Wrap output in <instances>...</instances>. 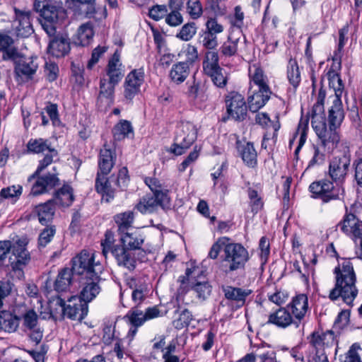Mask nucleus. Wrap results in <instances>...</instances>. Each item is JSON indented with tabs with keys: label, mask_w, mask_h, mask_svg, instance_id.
<instances>
[{
	"label": "nucleus",
	"mask_w": 362,
	"mask_h": 362,
	"mask_svg": "<svg viewBox=\"0 0 362 362\" xmlns=\"http://www.w3.org/2000/svg\"><path fill=\"white\" fill-rule=\"evenodd\" d=\"M341 260L334 269L335 284L329 292V298L335 301L341 297L345 303L351 305L358 295L356 275L351 259L341 258Z\"/></svg>",
	"instance_id": "nucleus-1"
},
{
	"label": "nucleus",
	"mask_w": 362,
	"mask_h": 362,
	"mask_svg": "<svg viewBox=\"0 0 362 362\" xmlns=\"http://www.w3.org/2000/svg\"><path fill=\"white\" fill-rule=\"evenodd\" d=\"M27 244L26 238H21L13 243L0 240V272L10 266L18 279L24 276L23 269L30 260Z\"/></svg>",
	"instance_id": "nucleus-2"
},
{
	"label": "nucleus",
	"mask_w": 362,
	"mask_h": 362,
	"mask_svg": "<svg viewBox=\"0 0 362 362\" xmlns=\"http://www.w3.org/2000/svg\"><path fill=\"white\" fill-rule=\"evenodd\" d=\"M145 240V236L139 230L124 233L121 234L120 241L122 244L113 250V257L117 264L124 267L129 271H134L136 266V259L134 252L139 251V254L145 253L142 245Z\"/></svg>",
	"instance_id": "nucleus-3"
},
{
	"label": "nucleus",
	"mask_w": 362,
	"mask_h": 362,
	"mask_svg": "<svg viewBox=\"0 0 362 362\" xmlns=\"http://www.w3.org/2000/svg\"><path fill=\"white\" fill-rule=\"evenodd\" d=\"M51 164L47 158L44 160H39L36 170L27 180L28 184L30 185L29 196L37 197L53 193L55 189L61 185L59 174L55 167L52 168V172L44 173V170Z\"/></svg>",
	"instance_id": "nucleus-4"
},
{
	"label": "nucleus",
	"mask_w": 362,
	"mask_h": 362,
	"mask_svg": "<svg viewBox=\"0 0 362 362\" xmlns=\"http://www.w3.org/2000/svg\"><path fill=\"white\" fill-rule=\"evenodd\" d=\"M107 175L96 174L95 189L101 195L103 202L110 203L116 195L117 189L115 187L120 191L125 190L129 185L130 176L127 167L121 168L117 175L112 174L109 177Z\"/></svg>",
	"instance_id": "nucleus-5"
},
{
	"label": "nucleus",
	"mask_w": 362,
	"mask_h": 362,
	"mask_svg": "<svg viewBox=\"0 0 362 362\" xmlns=\"http://www.w3.org/2000/svg\"><path fill=\"white\" fill-rule=\"evenodd\" d=\"M178 281L180 283V290L187 292L185 284H187L189 289L194 291L196 297L201 300L207 299L212 292V286L208 281L204 272L199 267L193 266L187 268L185 275L179 277Z\"/></svg>",
	"instance_id": "nucleus-6"
},
{
	"label": "nucleus",
	"mask_w": 362,
	"mask_h": 362,
	"mask_svg": "<svg viewBox=\"0 0 362 362\" xmlns=\"http://www.w3.org/2000/svg\"><path fill=\"white\" fill-rule=\"evenodd\" d=\"M33 8L40 13L42 26L49 36L55 34L56 24L66 17V10L53 0H35Z\"/></svg>",
	"instance_id": "nucleus-7"
},
{
	"label": "nucleus",
	"mask_w": 362,
	"mask_h": 362,
	"mask_svg": "<svg viewBox=\"0 0 362 362\" xmlns=\"http://www.w3.org/2000/svg\"><path fill=\"white\" fill-rule=\"evenodd\" d=\"M308 189L312 198L320 199L324 204L341 201L345 197L344 185L329 177L311 182Z\"/></svg>",
	"instance_id": "nucleus-8"
},
{
	"label": "nucleus",
	"mask_w": 362,
	"mask_h": 362,
	"mask_svg": "<svg viewBox=\"0 0 362 362\" xmlns=\"http://www.w3.org/2000/svg\"><path fill=\"white\" fill-rule=\"evenodd\" d=\"M16 314L19 315L22 331L28 334L30 341L39 344L43 337L44 329L40 325V317L37 312L25 304L20 303Z\"/></svg>",
	"instance_id": "nucleus-9"
},
{
	"label": "nucleus",
	"mask_w": 362,
	"mask_h": 362,
	"mask_svg": "<svg viewBox=\"0 0 362 362\" xmlns=\"http://www.w3.org/2000/svg\"><path fill=\"white\" fill-rule=\"evenodd\" d=\"M158 207L165 213L172 209L169 189H162L151 194H146L135 206V209L142 214H153L157 211Z\"/></svg>",
	"instance_id": "nucleus-10"
},
{
	"label": "nucleus",
	"mask_w": 362,
	"mask_h": 362,
	"mask_svg": "<svg viewBox=\"0 0 362 362\" xmlns=\"http://www.w3.org/2000/svg\"><path fill=\"white\" fill-rule=\"evenodd\" d=\"M222 257L226 273L244 269L250 259L247 250L241 243L229 242H227V245L223 248Z\"/></svg>",
	"instance_id": "nucleus-11"
},
{
	"label": "nucleus",
	"mask_w": 362,
	"mask_h": 362,
	"mask_svg": "<svg viewBox=\"0 0 362 362\" xmlns=\"http://www.w3.org/2000/svg\"><path fill=\"white\" fill-rule=\"evenodd\" d=\"M71 271L78 278L102 274L103 266L95 261V255L87 250H82L71 259Z\"/></svg>",
	"instance_id": "nucleus-12"
},
{
	"label": "nucleus",
	"mask_w": 362,
	"mask_h": 362,
	"mask_svg": "<svg viewBox=\"0 0 362 362\" xmlns=\"http://www.w3.org/2000/svg\"><path fill=\"white\" fill-rule=\"evenodd\" d=\"M226 113L221 120L226 122L229 119L243 122L247 117L248 105L245 98L236 91H230L225 96Z\"/></svg>",
	"instance_id": "nucleus-13"
},
{
	"label": "nucleus",
	"mask_w": 362,
	"mask_h": 362,
	"mask_svg": "<svg viewBox=\"0 0 362 362\" xmlns=\"http://www.w3.org/2000/svg\"><path fill=\"white\" fill-rule=\"evenodd\" d=\"M197 130L189 122H182L177 127L175 141L170 147V152L176 156L182 155L196 141Z\"/></svg>",
	"instance_id": "nucleus-14"
},
{
	"label": "nucleus",
	"mask_w": 362,
	"mask_h": 362,
	"mask_svg": "<svg viewBox=\"0 0 362 362\" xmlns=\"http://www.w3.org/2000/svg\"><path fill=\"white\" fill-rule=\"evenodd\" d=\"M14 64V75L16 81L19 83L32 81L39 69L37 57H25L19 52L18 58L11 61Z\"/></svg>",
	"instance_id": "nucleus-15"
},
{
	"label": "nucleus",
	"mask_w": 362,
	"mask_h": 362,
	"mask_svg": "<svg viewBox=\"0 0 362 362\" xmlns=\"http://www.w3.org/2000/svg\"><path fill=\"white\" fill-rule=\"evenodd\" d=\"M351 163V156L349 151L333 156L329 162L328 177L344 185L349 174Z\"/></svg>",
	"instance_id": "nucleus-16"
},
{
	"label": "nucleus",
	"mask_w": 362,
	"mask_h": 362,
	"mask_svg": "<svg viewBox=\"0 0 362 362\" xmlns=\"http://www.w3.org/2000/svg\"><path fill=\"white\" fill-rule=\"evenodd\" d=\"M57 304L62 307L63 315L72 320L82 321L88 312V303L78 295L71 296L67 302L59 297Z\"/></svg>",
	"instance_id": "nucleus-17"
},
{
	"label": "nucleus",
	"mask_w": 362,
	"mask_h": 362,
	"mask_svg": "<svg viewBox=\"0 0 362 362\" xmlns=\"http://www.w3.org/2000/svg\"><path fill=\"white\" fill-rule=\"evenodd\" d=\"M223 25L216 18H209L204 24V28L198 34V42L206 49H214L218 45V35L223 32Z\"/></svg>",
	"instance_id": "nucleus-18"
},
{
	"label": "nucleus",
	"mask_w": 362,
	"mask_h": 362,
	"mask_svg": "<svg viewBox=\"0 0 362 362\" xmlns=\"http://www.w3.org/2000/svg\"><path fill=\"white\" fill-rule=\"evenodd\" d=\"M144 81L143 68L133 69L127 75L124 83V97L128 103H132L135 96L139 94Z\"/></svg>",
	"instance_id": "nucleus-19"
},
{
	"label": "nucleus",
	"mask_w": 362,
	"mask_h": 362,
	"mask_svg": "<svg viewBox=\"0 0 362 362\" xmlns=\"http://www.w3.org/2000/svg\"><path fill=\"white\" fill-rule=\"evenodd\" d=\"M101 281V274L78 278L80 288L78 296L88 303L91 302L102 290L100 285Z\"/></svg>",
	"instance_id": "nucleus-20"
},
{
	"label": "nucleus",
	"mask_w": 362,
	"mask_h": 362,
	"mask_svg": "<svg viewBox=\"0 0 362 362\" xmlns=\"http://www.w3.org/2000/svg\"><path fill=\"white\" fill-rule=\"evenodd\" d=\"M307 339L310 346L315 351V354L325 352V349L332 347L337 344L332 330L325 332L322 329L315 330L307 337Z\"/></svg>",
	"instance_id": "nucleus-21"
},
{
	"label": "nucleus",
	"mask_w": 362,
	"mask_h": 362,
	"mask_svg": "<svg viewBox=\"0 0 362 362\" xmlns=\"http://www.w3.org/2000/svg\"><path fill=\"white\" fill-rule=\"evenodd\" d=\"M14 23L15 33L17 37H28L34 33V29L31 23L32 12L30 10H21L14 6Z\"/></svg>",
	"instance_id": "nucleus-22"
},
{
	"label": "nucleus",
	"mask_w": 362,
	"mask_h": 362,
	"mask_svg": "<svg viewBox=\"0 0 362 362\" xmlns=\"http://www.w3.org/2000/svg\"><path fill=\"white\" fill-rule=\"evenodd\" d=\"M313 123V128L320 140L322 147L325 148L330 144L334 146H337L340 141L339 128L329 126L327 129L326 122L322 123L314 122Z\"/></svg>",
	"instance_id": "nucleus-23"
},
{
	"label": "nucleus",
	"mask_w": 362,
	"mask_h": 362,
	"mask_svg": "<svg viewBox=\"0 0 362 362\" xmlns=\"http://www.w3.org/2000/svg\"><path fill=\"white\" fill-rule=\"evenodd\" d=\"M27 151L32 154H45L42 159L49 158L50 163H53V158L57 156V151L52 146L49 139L43 138L30 139L26 144Z\"/></svg>",
	"instance_id": "nucleus-24"
},
{
	"label": "nucleus",
	"mask_w": 362,
	"mask_h": 362,
	"mask_svg": "<svg viewBox=\"0 0 362 362\" xmlns=\"http://www.w3.org/2000/svg\"><path fill=\"white\" fill-rule=\"evenodd\" d=\"M337 226L343 233L354 239L362 235V221L355 214L348 211L346 207L342 220L338 223Z\"/></svg>",
	"instance_id": "nucleus-25"
},
{
	"label": "nucleus",
	"mask_w": 362,
	"mask_h": 362,
	"mask_svg": "<svg viewBox=\"0 0 362 362\" xmlns=\"http://www.w3.org/2000/svg\"><path fill=\"white\" fill-rule=\"evenodd\" d=\"M267 324L274 325L281 329H286L290 326L299 328L300 326L288 308L281 307L268 316Z\"/></svg>",
	"instance_id": "nucleus-26"
},
{
	"label": "nucleus",
	"mask_w": 362,
	"mask_h": 362,
	"mask_svg": "<svg viewBox=\"0 0 362 362\" xmlns=\"http://www.w3.org/2000/svg\"><path fill=\"white\" fill-rule=\"evenodd\" d=\"M300 326L304 327V319L308 311V298L306 294L300 293L292 298L291 301L286 305Z\"/></svg>",
	"instance_id": "nucleus-27"
},
{
	"label": "nucleus",
	"mask_w": 362,
	"mask_h": 362,
	"mask_svg": "<svg viewBox=\"0 0 362 362\" xmlns=\"http://www.w3.org/2000/svg\"><path fill=\"white\" fill-rule=\"evenodd\" d=\"M19 310V304H16L8 310H0V329L8 333L17 331L20 326L19 315L16 312Z\"/></svg>",
	"instance_id": "nucleus-28"
},
{
	"label": "nucleus",
	"mask_w": 362,
	"mask_h": 362,
	"mask_svg": "<svg viewBox=\"0 0 362 362\" xmlns=\"http://www.w3.org/2000/svg\"><path fill=\"white\" fill-rule=\"evenodd\" d=\"M50 199L53 200L55 206L58 205L62 208L69 207L75 199L74 189L70 184L64 181L62 187L55 189Z\"/></svg>",
	"instance_id": "nucleus-29"
},
{
	"label": "nucleus",
	"mask_w": 362,
	"mask_h": 362,
	"mask_svg": "<svg viewBox=\"0 0 362 362\" xmlns=\"http://www.w3.org/2000/svg\"><path fill=\"white\" fill-rule=\"evenodd\" d=\"M236 148L244 164L248 168H255L257 165V153L254 144L250 141H237Z\"/></svg>",
	"instance_id": "nucleus-30"
},
{
	"label": "nucleus",
	"mask_w": 362,
	"mask_h": 362,
	"mask_svg": "<svg viewBox=\"0 0 362 362\" xmlns=\"http://www.w3.org/2000/svg\"><path fill=\"white\" fill-rule=\"evenodd\" d=\"M222 291L225 298L234 302L237 308H242L245 305L247 298L252 293L251 289L232 286H223Z\"/></svg>",
	"instance_id": "nucleus-31"
},
{
	"label": "nucleus",
	"mask_w": 362,
	"mask_h": 362,
	"mask_svg": "<svg viewBox=\"0 0 362 362\" xmlns=\"http://www.w3.org/2000/svg\"><path fill=\"white\" fill-rule=\"evenodd\" d=\"M116 160V153L115 150L107 148V144H104L103 148L100 149L98 157V170L97 174L108 175L113 168Z\"/></svg>",
	"instance_id": "nucleus-32"
},
{
	"label": "nucleus",
	"mask_w": 362,
	"mask_h": 362,
	"mask_svg": "<svg viewBox=\"0 0 362 362\" xmlns=\"http://www.w3.org/2000/svg\"><path fill=\"white\" fill-rule=\"evenodd\" d=\"M252 93L247 98L248 108L252 112H257L270 99L272 92L270 88H258Z\"/></svg>",
	"instance_id": "nucleus-33"
},
{
	"label": "nucleus",
	"mask_w": 362,
	"mask_h": 362,
	"mask_svg": "<svg viewBox=\"0 0 362 362\" xmlns=\"http://www.w3.org/2000/svg\"><path fill=\"white\" fill-rule=\"evenodd\" d=\"M106 74L108 76V81L111 83L118 84L124 76L122 64L120 62V54L115 52L109 59L105 69Z\"/></svg>",
	"instance_id": "nucleus-34"
},
{
	"label": "nucleus",
	"mask_w": 362,
	"mask_h": 362,
	"mask_svg": "<svg viewBox=\"0 0 362 362\" xmlns=\"http://www.w3.org/2000/svg\"><path fill=\"white\" fill-rule=\"evenodd\" d=\"M70 51L69 39L62 36L54 37L49 43L47 52L57 58L63 57Z\"/></svg>",
	"instance_id": "nucleus-35"
},
{
	"label": "nucleus",
	"mask_w": 362,
	"mask_h": 362,
	"mask_svg": "<svg viewBox=\"0 0 362 362\" xmlns=\"http://www.w3.org/2000/svg\"><path fill=\"white\" fill-rule=\"evenodd\" d=\"M344 119V110L340 98H335L328 111V125L339 128Z\"/></svg>",
	"instance_id": "nucleus-36"
},
{
	"label": "nucleus",
	"mask_w": 362,
	"mask_h": 362,
	"mask_svg": "<svg viewBox=\"0 0 362 362\" xmlns=\"http://www.w3.org/2000/svg\"><path fill=\"white\" fill-rule=\"evenodd\" d=\"M74 275L70 268L64 267L60 269L52 284L54 291L58 293L66 292L71 285Z\"/></svg>",
	"instance_id": "nucleus-37"
},
{
	"label": "nucleus",
	"mask_w": 362,
	"mask_h": 362,
	"mask_svg": "<svg viewBox=\"0 0 362 362\" xmlns=\"http://www.w3.org/2000/svg\"><path fill=\"white\" fill-rule=\"evenodd\" d=\"M13 44V39L8 35L0 36V52L4 61H14L19 56V50Z\"/></svg>",
	"instance_id": "nucleus-38"
},
{
	"label": "nucleus",
	"mask_w": 362,
	"mask_h": 362,
	"mask_svg": "<svg viewBox=\"0 0 362 362\" xmlns=\"http://www.w3.org/2000/svg\"><path fill=\"white\" fill-rule=\"evenodd\" d=\"M39 222L42 225H47L52 221L55 214V204L53 200L49 199L43 204L37 205L35 208Z\"/></svg>",
	"instance_id": "nucleus-39"
},
{
	"label": "nucleus",
	"mask_w": 362,
	"mask_h": 362,
	"mask_svg": "<svg viewBox=\"0 0 362 362\" xmlns=\"http://www.w3.org/2000/svg\"><path fill=\"white\" fill-rule=\"evenodd\" d=\"M189 73V63L187 62H179L173 65L169 73V77L173 83L180 84L186 80Z\"/></svg>",
	"instance_id": "nucleus-40"
},
{
	"label": "nucleus",
	"mask_w": 362,
	"mask_h": 362,
	"mask_svg": "<svg viewBox=\"0 0 362 362\" xmlns=\"http://www.w3.org/2000/svg\"><path fill=\"white\" fill-rule=\"evenodd\" d=\"M187 95L196 104L204 103L209 98L205 84L196 81L195 79L193 81L192 84L189 86Z\"/></svg>",
	"instance_id": "nucleus-41"
},
{
	"label": "nucleus",
	"mask_w": 362,
	"mask_h": 362,
	"mask_svg": "<svg viewBox=\"0 0 362 362\" xmlns=\"http://www.w3.org/2000/svg\"><path fill=\"white\" fill-rule=\"evenodd\" d=\"M134 218L135 214L133 211H126L114 216V221L118 227V231L120 234L127 232V230L132 227Z\"/></svg>",
	"instance_id": "nucleus-42"
},
{
	"label": "nucleus",
	"mask_w": 362,
	"mask_h": 362,
	"mask_svg": "<svg viewBox=\"0 0 362 362\" xmlns=\"http://www.w3.org/2000/svg\"><path fill=\"white\" fill-rule=\"evenodd\" d=\"M168 8L170 12H167V15L165 18V22L167 25L170 27H177L183 23V16L180 13L183 6L178 4L177 6L173 5L171 1H168Z\"/></svg>",
	"instance_id": "nucleus-43"
},
{
	"label": "nucleus",
	"mask_w": 362,
	"mask_h": 362,
	"mask_svg": "<svg viewBox=\"0 0 362 362\" xmlns=\"http://www.w3.org/2000/svg\"><path fill=\"white\" fill-rule=\"evenodd\" d=\"M93 35L94 31L92 24L90 23L83 24L78 30L74 42L76 45L82 47L88 46L92 41Z\"/></svg>",
	"instance_id": "nucleus-44"
},
{
	"label": "nucleus",
	"mask_w": 362,
	"mask_h": 362,
	"mask_svg": "<svg viewBox=\"0 0 362 362\" xmlns=\"http://www.w3.org/2000/svg\"><path fill=\"white\" fill-rule=\"evenodd\" d=\"M249 76L250 84V91L252 89V84L257 86L258 88L261 89L270 88L267 83V78L260 67L254 66V71L252 72V71L250 70Z\"/></svg>",
	"instance_id": "nucleus-45"
},
{
	"label": "nucleus",
	"mask_w": 362,
	"mask_h": 362,
	"mask_svg": "<svg viewBox=\"0 0 362 362\" xmlns=\"http://www.w3.org/2000/svg\"><path fill=\"white\" fill-rule=\"evenodd\" d=\"M133 133V127L128 120H119L112 129V135L115 141H122Z\"/></svg>",
	"instance_id": "nucleus-46"
},
{
	"label": "nucleus",
	"mask_w": 362,
	"mask_h": 362,
	"mask_svg": "<svg viewBox=\"0 0 362 362\" xmlns=\"http://www.w3.org/2000/svg\"><path fill=\"white\" fill-rule=\"evenodd\" d=\"M117 84L111 83L105 78H100V91L98 97V100L105 98L107 103H112L114 99L115 88Z\"/></svg>",
	"instance_id": "nucleus-47"
},
{
	"label": "nucleus",
	"mask_w": 362,
	"mask_h": 362,
	"mask_svg": "<svg viewBox=\"0 0 362 362\" xmlns=\"http://www.w3.org/2000/svg\"><path fill=\"white\" fill-rule=\"evenodd\" d=\"M202 67L205 75L221 68L218 53L214 51H207L202 62Z\"/></svg>",
	"instance_id": "nucleus-48"
},
{
	"label": "nucleus",
	"mask_w": 362,
	"mask_h": 362,
	"mask_svg": "<svg viewBox=\"0 0 362 362\" xmlns=\"http://www.w3.org/2000/svg\"><path fill=\"white\" fill-rule=\"evenodd\" d=\"M287 78L291 85L296 89L300 83V72L296 59H290L287 67Z\"/></svg>",
	"instance_id": "nucleus-49"
},
{
	"label": "nucleus",
	"mask_w": 362,
	"mask_h": 362,
	"mask_svg": "<svg viewBox=\"0 0 362 362\" xmlns=\"http://www.w3.org/2000/svg\"><path fill=\"white\" fill-rule=\"evenodd\" d=\"M247 195L250 199L249 205L251 211L256 214L262 210L264 207V201L262 197L259 194L258 192L253 188H248Z\"/></svg>",
	"instance_id": "nucleus-50"
},
{
	"label": "nucleus",
	"mask_w": 362,
	"mask_h": 362,
	"mask_svg": "<svg viewBox=\"0 0 362 362\" xmlns=\"http://www.w3.org/2000/svg\"><path fill=\"white\" fill-rule=\"evenodd\" d=\"M308 130V119L301 118L299 121L298 128L296 129V136L299 135L300 138L298 140V144L296 147L294 154L296 157H298V153L305 144V141L307 139V134Z\"/></svg>",
	"instance_id": "nucleus-51"
},
{
	"label": "nucleus",
	"mask_w": 362,
	"mask_h": 362,
	"mask_svg": "<svg viewBox=\"0 0 362 362\" xmlns=\"http://www.w3.org/2000/svg\"><path fill=\"white\" fill-rule=\"evenodd\" d=\"M206 75L211 78L214 85L217 88H224L228 83V74L225 69L222 67Z\"/></svg>",
	"instance_id": "nucleus-52"
},
{
	"label": "nucleus",
	"mask_w": 362,
	"mask_h": 362,
	"mask_svg": "<svg viewBox=\"0 0 362 362\" xmlns=\"http://www.w3.org/2000/svg\"><path fill=\"white\" fill-rule=\"evenodd\" d=\"M311 151L313 156L308 163L306 170L322 165L326 159L325 153L320 150V147L317 144H312Z\"/></svg>",
	"instance_id": "nucleus-53"
},
{
	"label": "nucleus",
	"mask_w": 362,
	"mask_h": 362,
	"mask_svg": "<svg viewBox=\"0 0 362 362\" xmlns=\"http://www.w3.org/2000/svg\"><path fill=\"white\" fill-rule=\"evenodd\" d=\"M124 319L129 322L133 327H139L141 326L146 321V318L143 312L136 308H132Z\"/></svg>",
	"instance_id": "nucleus-54"
},
{
	"label": "nucleus",
	"mask_w": 362,
	"mask_h": 362,
	"mask_svg": "<svg viewBox=\"0 0 362 362\" xmlns=\"http://www.w3.org/2000/svg\"><path fill=\"white\" fill-rule=\"evenodd\" d=\"M197 25L194 22H189L184 24L175 37L182 41H189L197 33Z\"/></svg>",
	"instance_id": "nucleus-55"
},
{
	"label": "nucleus",
	"mask_w": 362,
	"mask_h": 362,
	"mask_svg": "<svg viewBox=\"0 0 362 362\" xmlns=\"http://www.w3.org/2000/svg\"><path fill=\"white\" fill-rule=\"evenodd\" d=\"M23 192V187L21 185H12L2 188L0 191V197L6 199H11L16 202L19 199Z\"/></svg>",
	"instance_id": "nucleus-56"
},
{
	"label": "nucleus",
	"mask_w": 362,
	"mask_h": 362,
	"mask_svg": "<svg viewBox=\"0 0 362 362\" xmlns=\"http://www.w3.org/2000/svg\"><path fill=\"white\" fill-rule=\"evenodd\" d=\"M56 233V227L54 225L46 226V227L41 231L38 237V246L40 247H45L49 243L51 242L53 237Z\"/></svg>",
	"instance_id": "nucleus-57"
},
{
	"label": "nucleus",
	"mask_w": 362,
	"mask_h": 362,
	"mask_svg": "<svg viewBox=\"0 0 362 362\" xmlns=\"http://www.w3.org/2000/svg\"><path fill=\"white\" fill-rule=\"evenodd\" d=\"M329 81V86L334 89L335 98H340L344 88V83L341 78L340 74H327Z\"/></svg>",
	"instance_id": "nucleus-58"
},
{
	"label": "nucleus",
	"mask_w": 362,
	"mask_h": 362,
	"mask_svg": "<svg viewBox=\"0 0 362 362\" xmlns=\"http://www.w3.org/2000/svg\"><path fill=\"white\" fill-rule=\"evenodd\" d=\"M239 39H232L228 37V39L220 47L221 54L226 57H230L236 54L238 51V43Z\"/></svg>",
	"instance_id": "nucleus-59"
},
{
	"label": "nucleus",
	"mask_w": 362,
	"mask_h": 362,
	"mask_svg": "<svg viewBox=\"0 0 362 362\" xmlns=\"http://www.w3.org/2000/svg\"><path fill=\"white\" fill-rule=\"evenodd\" d=\"M187 11L193 20L199 18L203 13L202 4L199 0H188L187 2Z\"/></svg>",
	"instance_id": "nucleus-60"
},
{
	"label": "nucleus",
	"mask_w": 362,
	"mask_h": 362,
	"mask_svg": "<svg viewBox=\"0 0 362 362\" xmlns=\"http://www.w3.org/2000/svg\"><path fill=\"white\" fill-rule=\"evenodd\" d=\"M114 234L110 230H107L105 234V239L101 242V246L103 247V254L106 257L107 254L110 252L113 255V250L115 248L120 245L121 244H114Z\"/></svg>",
	"instance_id": "nucleus-61"
},
{
	"label": "nucleus",
	"mask_w": 362,
	"mask_h": 362,
	"mask_svg": "<svg viewBox=\"0 0 362 362\" xmlns=\"http://www.w3.org/2000/svg\"><path fill=\"white\" fill-rule=\"evenodd\" d=\"M230 240V238L226 236L219 238L210 248L208 257L212 259H216L218 257L220 251L225 248V245H227V242H229Z\"/></svg>",
	"instance_id": "nucleus-62"
},
{
	"label": "nucleus",
	"mask_w": 362,
	"mask_h": 362,
	"mask_svg": "<svg viewBox=\"0 0 362 362\" xmlns=\"http://www.w3.org/2000/svg\"><path fill=\"white\" fill-rule=\"evenodd\" d=\"M168 5L166 6V5H159V4H156V5H154L153 6H151V8H149L148 9V16L156 21H158L161 19H163V18H165L166 15H167V12L168 11Z\"/></svg>",
	"instance_id": "nucleus-63"
},
{
	"label": "nucleus",
	"mask_w": 362,
	"mask_h": 362,
	"mask_svg": "<svg viewBox=\"0 0 362 362\" xmlns=\"http://www.w3.org/2000/svg\"><path fill=\"white\" fill-rule=\"evenodd\" d=\"M259 252V257L262 264L267 262L270 254V243L269 239L266 236H262L259 242L258 247Z\"/></svg>",
	"instance_id": "nucleus-64"
}]
</instances>
